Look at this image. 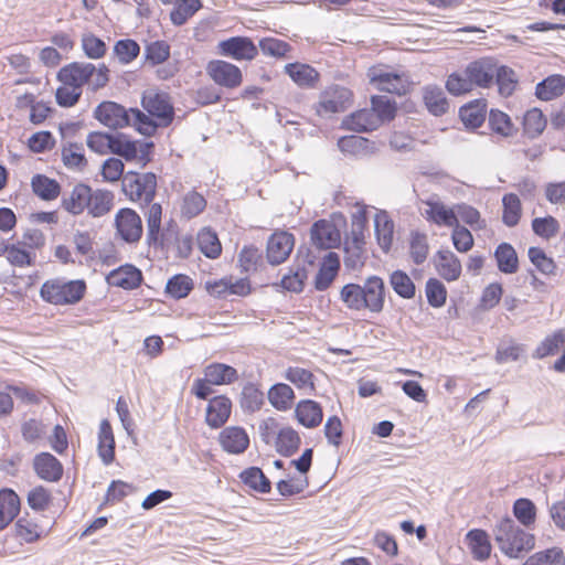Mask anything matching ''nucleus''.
Returning <instances> with one entry per match:
<instances>
[{"instance_id":"f257e3e1","label":"nucleus","mask_w":565,"mask_h":565,"mask_svg":"<svg viewBox=\"0 0 565 565\" xmlns=\"http://www.w3.org/2000/svg\"><path fill=\"white\" fill-rule=\"evenodd\" d=\"M385 282L379 276H370L364 285L349 282L340 290V299L350 310H369L372 313H380L384 309Z\"/></svg>"},{"instance_id":"f03ea898","label":"nucleus","mask_w":565,"mask_h":565,"mask_svg":"<svg viewBox=\"0 0 565 565\" xmlns=\"http://www.w3.org/2000/svg\"><path fill=\"white\" fill-rule=\"evenodd\" d=\"M493 535L501 552L510 558H519L535 546V536L516 525L510 516L495 524Z\"/></svg>"},{"instance_id":"7ed1b4c3","label":"nucleus","mask_w":565,"mask_h":565,"mask_svg":"<svg viewBox=\"0 0 565 565\" xmlns=\"http://www.w3.org/2000/svg\"><path fill=\"white\" fill-rule=\"evenodd\" d=\"M85 292L86 282L83 279H49L40 288L42 300L54 306L76 305L84 298Z\"/></svg>"},{"instance_id":"20e7f679","label":"nucleus","mask_w":565,"mask_h":565,"mask_svg":"<svg viewBox=\"0 0 565 565\" xmlns=\"http://www.w3.org/2000/svg\"><path fill=\"white\" fill-rule=\"evenodd\" d=\"M122 191L131 201L143 199L150 204L157 193V175L153 172L140 174L129 171L124 177Z\"/></svg>"},{"instance_id":"39448f33","label":"nucleus","mask_w":565,"mask_h":565,"mask_svg":"<svg viewBox=\"0 0 565 565\" xmlns=\"http://www.w3.org/2000/svg\"><path fill=\"white\" fill-rule=\"evenodd\" d=\"M141 106L153 118L160 127H168L174 119V108L170 96L162 92H146L141 98Z\"/></svg>"},{"instance_id":"423d86ee","label":"nucleus","mask_w":565,"mask_h":565,"mask_svg":"<svg viewBox=\"0 0 565 565\" xmlns=\"http://www.w3.org/2000/svg\"><path fill=\"white\" fill-rule=\"evenodd\" d=\"M217 54L235 61H252L258 55V47L248 36H231L220 41Z\"/></svg>"},{"instance_id":"0eeeda50","label":"nucleus","mask_w":565,"mask_h":565,"mask_svg":"<svg viewBox=\"0 0 565 565\" xmlns=\"http://www.w3.org/2000/svg\"><path fill=\"white\" fill-rule=\"evenodd\" d=\"M94 117L104 126L117 130L131 125V117L129 109L122 105L105 100L98 104L94 110Z\"/></svg>"},{"instance_id":"6e6552de","label":"nucleus","mask_w":565,"mask_h":565,"mask_svg":"<svg viewBox=\"0 0 565 565\" xmlns=\"http://www.w3.org/2000/svg\"><path fill=\"white\" fill-rule=\"evenodd\" d=\"M115 227L118 236L128 244L140 241L142 236V221L137 212L129 207L120 209L115 216Z\"/></svg>"},{"instance_id":"1a4fd4ad","label":"nucleus","mask_w":565,"mask_h":565,"mask_svg":"<svg viewBox=\"0 0 565 565\" xmlns=\"http://www.w3.org/2000/svg\"><path fill=\"white\" fill-rule=\"evenodd\" d=\"M352 92L341 85L329 87L321 95L318 114H337L347 110L352 105Z\"/></svg>"},{"instance_id":"9d476101","label":"nucleus","mask_w":565,"mask_h":565,"mask_svg":"<svg viewBox=\"0 0 565 565\" xmlns=\"http://www.w3.org/2000/svg\"><path fill=\"white\" fill-rule=\"evenodd\" d=\"M295 236L287 231H275L267 241L266 257L270 265L282 264L292 252Z\"/></svg>"},{"instance_id":"9b49d317","label":"nucleus","mask_w":565,"mask_h":565,"mask_svg":"<svg viewBox=\"0 0 565 565\" xmlns=\"http://www.w3.org/2000/svg\"><path fill=\"white\" fill-rule=\"evenodd\" d=\"M206 73L215 84L226 88H236L243 81L239 67L222 60L209 62Z\"/></svg>"},{"instance_id":"f8f14e48","label":"nucleus","mask_w":565,"mask_h":565,"mask_svg":"<svg viewBox=\"0 0 565 565\" xmlns=\"http://www.w3.org/2000/svg\"><path fill=\"white\" fill-rule=\"evenodd\" d=\"M95 72L96 67L92 63L72 62L58 71L57 79L66 86L82 89L90 82Z\"/></svg>"},{"instance_id":"ddd939ff","label":"nucleus","mask_w":565,"mask_h":565,"mask_svg":"<svg viewBox=\"0 0 565 565\" xmlns=\"http://www.w3.org/2000/svg\"><path fill=\"white\" fill-rule=\"evenodd\" d=\"M497 61L493 57H481L470 62L465 68L472 86L489 88L494 83Z\"/></svg>"},{"instance_id":"4468645a","label":"nucleus","mask_w":565,"mask_h":565,"mask_svg":"<svg viewBox=\"0 0 565 565\" xmlns=\"http://www.w3.org/2000/svg\"><path fill=\"white\" fill-rule=\"evenodd\" d=\"M106 281L109 286L119 287L125 290H134L141 286L143 275L135 265L125 264L113 269L106 276Z\"/></svg>"},{"instance_id":"2eb2a0df","label":"nucleus","mask_w":565,"mask_h":565,"mask_svg":"<svg viewBox=\"0 0 565 565\" xmlns=\"http://www.w3.org/2000/svg\"><path fill=\"white\" fill-rule=\"evenodd\" d=\"M372 83H377L379 90L403 96L409 93L413 82L405 74H397L391 72L373 73L371 76Z\"/></svg>"},{"instance_id":"dca6fc26","label":"nucleus","mask_w":565,"mask_h":565,"mask_svg":"<svg viewBox=\"0 0 565 565\" xmlns=\"http://www.w3.org/2000/svg\"><path fill=\"white\" fill-rule=\"evenodd\" d=\"M310 238L319 249H331L339 246L341 236L339 230L327 220H319L311 226Z\"/></svg>"},{"instance_id":"f3484780","label":"nucleus","mask_w":565,"mask_h":565,"mask_svg":"<svg viewBox=\"0 0 565 565\" xmlns=\"http://www.w3.org/2000/svg\"><path fill=\"white\" fill-rule=\"evenodd\" d=\"M36 476L47 482H57L63 477L62 462L50 452H40L33 458Z\"/></svg>"},{"instance_id":"a211bd4d","label":"nucleus","mask_w":565,"mask_h":565,"mask_svg":"<svg viewBox=\"0 0 565 565\" xmlns=\"http://www.w3.org/2000/svg\"><path fill=\"white\" fill-rule=\"evenodd\" d=\"M218 441L227 454L239 455L249 447V437L239 426L225 427L218 435Z\"/></svg>"},{"instance_id":"6ab92c4d","label":"nucleus","mask_w":565,"mask_h":565,"mask_svg":"<svg viewBox=\"0 0 565 565\" xmlns=\"http://www.w3.org/2000/svg\"><path fill=\"white\" fill-rule=\"evenodd\" d=\"M232 402L225 395L214 396L209 399L205 414V423L211 428H221L230 418Z\"/></svg>"},{"instance_id":"aec40b11","label":"nucleus","mask_w":565,"mask_h":565,"mask_svg":"<svg viewBox=\"0 0 565 565\" xmlns=\"http://www.w3.org/2000/svg\"><path fill=\"white\" fill-rule=\"evenodd\" d=\"M434 265L437 273L447 281H455L461 275L459 258L448 248L439 249L434 256Z\"/></svg>"},{"instance_id":"412c9836","label":"nucleus","mask_w":565,"mask_h":565,"mask_svg":"<svg viewBox=\"0 0 565 565\" xmlns=\"http://www.w3.org/2000/svg\"><path fill=\"white\" fill-rule=\"evenodd\" d=\"M90 189L92 188L86 183H77L68 195L66 193L63 194L61 206L72 215L82 214L85 210H87L90 198Z\"/></svg>"},{"instance_id":"4be33fe9","label":"nucleus","mask_w":565,"mask_h":565,"mask_svg":"<svg viewBox=\"0 0 565 565\" xmlns=\"http://www.w3.org/2000/svg\"><path fill=\"white\" fill-rule=\"evenodd\" d=\"M428 209L423 213L425 218L438 226L452 227L457 225L458 216L455 209L447 207L443 202L434 199L423 201Z\"/></svg>"},{"instance_id":"5701e85b","label":"nucleus","mask_w":565,"mask_h":565,"mask_svg":"<svg viewBox=\"0 0 565 565\" xmlns=\"http://www.w3.org/2000/svg\"><path fill=\"white\" fill-rule=\"evenodd\" d=\"M340 269V257L334 252H329L322 259L315 278V288L319 291L327 290Z\"/></svg>"},{"instance_id":"b1692460","label":"nucleus","mask_w":565,"mask_h":565,"mask_svg":"<svg viewBox=\"0 0 565 565\" xmlns=\"http://www.w3.org/2000/svg\"><path fill=\"white\" fill-rule=\"evenodd\" d=\"M487 116V100L473 99L459 108V117L468 129H477L482 126Z\"/></svg>"},{"instance_id":"393cba45","label":"nucleus","mask_w":565,"mask_h":565,"mask_svg":"<svg viewBox=\"0 0 565 565\" xmlns=\"http://www.w3.org/2000/svg\"><path fill=\"white\" fill-rule=\"evenodd\" d=\"M295 416L299 424L307 428L318 427L323 418L321 405L312 399L300 401L295 408Z\"/></svg>"},{"instance_id":"a878e982","label":"nucleus","mask_w":565,"mask_h":565,"mask_svg":"<svg viewBox=\"0 0 565 565\" xmlns=\"http://www.w3.org/2000/svg\"><path fill=\"white\" fill-rule=\"evenodd\" d=\"M285 72L301 88H315L320 78L312 66L298 62L287 64Z\"/></svg>"},{"instance_id":"bb28decb","label":"nucleus","mask_w":565,"mask_h":565,"mask_svg":"<svg viewBox=\"0 0 565 565\" xmlns=\"http://www.w3.org/2000/svg\"><path fill=\"white\" fill-rule=\"evenodd\" d=\"M20 498L9 488L0 490V531L6 529L20 512Z\"/></svg>"},{"instance_id":"cd10ccee","label":"nucleus","mask_w":565,"mask_h":565,"mask_svg":"<svg viewBox=\"0 0 565 565\" xmlns=\"http://www.w3.org/2000/svg\"><path fill=\"white\" fill-rule=\"evenodd\" d=\"M423 100L427 110L436 117L448 113L449 102L441 87L427 85L423 88Z\"/></svg>"},{"instance_id":"c85d7f7f","label":"nucleus","mask_w":565,"mask_h":565,"mask_svg":"<svg viewBox=\"0 0 565 565\" xmlns=\"http://www.w3.org/2000/svg\"><path fill=\"white\" fill-rule=\"evenodd\" d=\"M115 437L108 419H103L98 431V456L104 465L108 466L115 460Z\"/></svg>"},{"instance_id":"c756f323","label":"nucleus","mask_w":565,"mask_h":565,"mask_svg":"<svg viewBox=\"0 0 565 565\" xmlns=\"http://www.w3.org/2000/svg\"><path fill=\"white\" fill-rule=\"evenodd\" d=\"M206 381L214 385H228L238 380V372L232 365L213 362L203 370Z\"/></svg>"},{"instance_id":"7c9ffc66","label":"nucleus","mask_w":565,"mask_h":565,"mask_svg":"<svg viewBox=\"0 0 565 565\" xmlns=\"http://www.w3.org/2000/svg\"><path fill=\"white\" fill-rule=\"evenodd\" d=\"M342 125L348 130L366 132L376 129L379 120L371 109H361L347 116Z\"/></svg>"},{"instance_id":"2f4dec72","label":"nucleus","mask_w":565,"mask_h":565,"mask_svg":"<svg viewBox=\"0 0 565 565\" xmlns=\"http://www.w3.org/2000/svg\"><path fill=\"white\" fill-rule=\"evenodd\" d=\"M109 152L124 158L126 161H132L138 157V142L128 138L122 132L110 134Z\"/></svg>"},{"instance_id":"473e14b6","label":"nucleus","mask_w":565,"mask_h":565,"mask_svg":"<svg viewBox=\"0 0 565 565\" xmlns=\"http://www.w3.org/2000/svg\"><path fill=\"white\" fill-rule=\"evenodd\" d=\"M565 92V76L561 74L550 75L539 82L535 87V96L544 102L559 97Z\"/></svg>"},{"instance_id":"72a5a7b5","label":"nucleus","mask_w":565,"mask_h":565,"mask_svg":"<svg viewBox=\"0 0 565 565\" xmlns=\"http://www.w3.org/2000/svg\"><path fill=\"white\" fill-rule=\"evenodd\" d=\"M114 193L105 189H90L87 212L92 217H102L109 213L114 206Z\"/></svg>"},{"instance_id":"f704fd0d","label":"nucleus","mask_w":565,"mask_h":565,"mask_svg":"<svg viewBox=\"0 0 565 565\" xmlns=\"http://www.w3.org/2000/svg\"><path fill=\"white\" fill-rule=\"evenodd\" d=\"M466 540L475 559L484 561L490 556L492 546L484 530L472 529L468 531Z\"/></svg>"},{"instance_id":"c9c22d12","label":"nucleus","mask_w":565,"mask_h":565,"mask_svg":"<svg viewBox=\"0 0 565 565\" xmlns=\"http://www.w3.org/2000/svg\"><path fill=\"white\" fill-rule=\"evenodd\" d=\"M301 438L292 427H284L277 431L276 451L282 457H291L300 447Z\"/></svg>"},{"instance_id":"e433bc0d","label":"nucleus","mask_w":565,"mask_h":565,"mask_svg":"<svg viewBox=\"0 0 565 565\" xmlns=\"http://www.w3.org/2000/svg\"><path fill=\"white\" fill-rule=\"evenodd\" d=\"M498 269L503 274H514L519 269V257L510 243H501L494 250Z\"/></svg>"},{"instance_id":"4c0bfd02","label":"nucleus","mask_w":565,"mask_h":565,"mask_svg":"<svg viewBox=\"0 0 565 565\" xmlns=\"http://www.w3.org/2000/svg\"><path fill=\"white\" fill-rule=\"evenodd\" d=\"M238 477L245 486L258 493L266 494L271 491V482L259 467H248Z\"/></svg>"},{"instance_id":"58836bf2","label":"nucleus","mask_w":565,"mask_h":565,"mask_svg":"<svg viewBox=\"0 0 565 565\" xmlns=\"http://www.w3.org/2000/svg\"><path fill=\"white\" fill-rule=\"evenodd\" d=\"M202 8L201 0H177L170 12V21L175 26L184 25Z\"/></svg>"},{"instance_id":"ea45409f","label":"nucleus","mask_w":565,"mask_h":565,"mask_svg":"<svg viewBox=\"0 0 565 565\" xmlns=\"http://www.w3.org/2000/svg\"><path fill=\"white\" fill-rule=\"evenodd\" d=\"M374 230L379 245L387 253L393 243L394 222L386 212H381L375 215Z\"/></svg>"},{"instance_id":"a19ab883","label":"nucleus","mask_w":565,"mask_h":565,"mask_svg":"<svg viewBox=\"0 0 565 565\" xmlns=\"http://www.w3.org/2000/svg\"><path fill=\"white\" fill-rule=\"evenodd\" d=\"M33 192L44 201L55 200L61 193V184L44 174H35L31 180Z\"/></svg>"},{"instance_id":"79ce46f5","label":"nucleus","mask_w":565,"mask_h":565,"mask_svg":"<svg viewBox=\"0 0 565 565\" xmlns=\"http://www.w3.org/2000/svg\"><path fill=\"white\" fill-rule=\"evenodd\" d=\"M193 288L194 282L191 277L185 274H175L168 279L164 292L168 297L180 300L188 297Z\"/></svg>"},{"instance_id":"37998d69","label":"nucleus","mask_w":565,"mask_h":565,"mask_svg":"<svg viewBox=\"0 0 565 565\" xmlns=\"http://www.w3.org/2000/svg\"><path fill=\"white\" fill-rule=\"evenodd\" d=\"M294 399V390L288 384L276 383L268 391V401L278 411L289 409Z\"/></svg>"},{"instance_id":"c03bdc74","label":"nucleus","mask_w":565,"mask_h":565,"mask_svg":"<svg viewBox=\"0 0 565 565\" xmlns=\"http://www.w3.org/2000/svg\"><path fill=\"white\" fill-rule=\"evenodd\" d=\"M62 161L68 169L84 170L87 159L84 154L83 143L68 142L62 148Z\"/></svg>"},{"instance_id":"a18cd8bd","label":"nucleus","mask_w":565,"mask_h":565,"mask_svg":"<svg viewBox=\"0 0 565 565\" xmlns=\"http://www.w3.org/2000/svg\"><path fill=\"white\" fill-rule=\"evenodd\" d=\"M522 565H565V553L561 547L553 546L534 553Z\"/></svg>"},{"instance_id":"49530a36","label":"nucleus","mask_w":565,"mask_h":565,"mask_svg":"<svg viewBox=\"0 0 565 565\" xmlns=\"http://www.w3.org/2000/svg\"><path fill=\"white\" fill-rule=\"evenodd\" d=\"M390 285L396 295L403 299H412L415 297L416 286L404 270H394L390 275Z\"/></svg>"},{"instance_id":"de8ad7c7","label":"nucleus","mask_w":565,"mask_h":565,"mask_svg":"<svg viewBox=\"0 0 565 565\" xmlns=\"http://www.w3.org/2000/svg\"><path fill=\"white\" fill-rule=\"evenodd\" d=\"M371 110L380 122L390 121L395 118L397 107L396 103L384 95H374L371 97Z\"/></svg>"},{"instance_id":"09e8293b","label":"nucleus","mask_w":565,"mask_h":565,"mask_svg":"<svg viewBox=\"0 0 565 565\" xmlns=\"http://www.w3.org/2000/svg\"><path fill=\"white\" fill-rule=\"evenodd\" d=\"M502 222L509 227H514L520 222L522 215V205L519 196L515 193H507L502 198Z\"/></svg>"},{"instance_id":"8fccbe9b","label":"nucleus","mask_w":565,"mask_h":565,"mask_svg":"<svg viewBox=\"0 0 565 565\" xmlns=\"http://www.w3.org/2000/svg\"><path fill=\"white\" fill-rule=\"evenodd\" d=\"M512 512L514 518L524 526L530 527L536 520V507L527 498H520L513 502Z\"/></svg>"},{"instance_id":"3c124183","label":"nucleus","mask_w":565,"mask_h":565,"mask_svg":"<svg viewBox=\"0 0 565 565\" xmlns=\"http://www.w3.org/2000/svg\"><path fill=\"white\" fill-rule=\"evenodd\" d=\"M494 82L498 85L499 93L502 96H511L518 85L515 72L507 65H498L494 73Z\"/></svg>"},{"instance_id":"603ef678","label":"nucleus","mask_w":565,"mask_h":565,"mask_svg":"<svg viewBox=\"0 0 565 565\" xmlns=\"http://www.w3.org/2000/svg\"><path fill=\"white\" fill-rule=\"evenodd\" d=\"M547 120L539 108L530 109L523 117L524 134L529 138L539 137L545 129Z\"/></svg>"},{"instance_id":"864d4df0","label":"nucleus","mask_w":565,"mask_h":565,"mask_svg":"<svg viewBox=\"0 0 565 565\" xmlns=\"http://www.w3.org/2000/svg\"><path fill=\"white\" fill-rule=\"evenodd\" d=\"M7 254L8 262L15 267L31 266L34 264L35 255L18 247L15 244L4 243L0 249V256Z\"/></svg>"},{"instance_id":"5fc2aeb1","label":"nucleus","mask_w":565,"mask_h":565,"mask_svg":"<svg viewBox=\"0 0 565 565\" xmlns=\"http://www.w3.org/2000/svg\"><path fill=\"white\" fill-rule=\"evenodd\" d=\"M198 245L201 253L211 259L217 258L222 253L220 239L211 230H203L198 234Z\"/></svg>"},{"instance_id":"6e6d98bb","label":"nucleus","mask_w":565,"mask_h":565,"mask_svg":"<svg viewBox=\"0 0 565 565\" xmlns=\"http://www.w3.org/2000/svg\"><path fill=\"white\" fill-rule=\"evenodd\" d=\"M264 404V393L253 383L244 385L241 393V407L244 412L254 413Z\"/></svg>"},{"instance_id":"4d7b16f0","label":"nucleus","mask_w":565,"mask_h":565,"mask_svg":"<svg viewBox=\"0 0 565 565\" xmlns=\"http://www.w3.org/2000/svg\"><path fill=\"white\" fill-rule=\"evenodd\" d=\"M132 126L135 129L146 136L151 137L156 134L159 122L153 119L149 114H145L139 108H129Z\"/></svg>"},{"instance_id":"13d9d810","label":"nucleus","mask_w":565,"mask_h":565,"mask_svg":"<svg viewBox=\"0 0 565 565\" xmlns=\"http://www.w3.org/2000/svg\"><path fill=\"white\" fill-rule=\"evenodd\" d=\"M527 256L540 273L548 276L556 274V263L541 247L531 246L527 250Z\"/></svg>"},{"instance_id":"bf43d9fd","label":"nucleus","mask_w":565,"mask_h":565,"mask_svg":"<svg viewBox=\"0 0 565 565\" xmlns=\"http://www.w3.org/2000/svg\"><path fill=\"white\" fill-rule=\"evenodd\" d=\"M429 245L427 235L420 232H412L409 241V255L414 264L422 265L428 256Z\"/></svg>"},{"instance_id":"052dcab7","label":"nucleus","mask_w":565,"mask_h":565,"mask_svg":"<svg viewBox=\"0 0 565 565\" xmlns=\"http://www.w3.org/2000/svg\"><path fill=\"white\" fill-rule=\"evenodd\" d=\"M170 57V45L163 40L150 42L145 47V58L152 66L164 63Z\"/></svg>"},{"instance_id":"680f3d73","label":"nucleus","mask_w":565,"mask_h":565,"mask_svg":"<svg viewBox=\"0 0 565 565\" xmlns=\"http://www.w3.org/2000/svg\"><path fill=\"white\" fill-rule=\"evenodd\" d=\"M531 226L535 235L547 241L554 237L561 228L558 221L552 215L533 218Z\"/></svg>"},{"instance_id":"e2e57ef3","label":"nucleus","mask_w":565,"mask_h":565,"mask_svg":"<svg viewBox=\"0 0 565 565\" xmlns=\"http://www.w3.org/2000/svg\"><path fill=\"white\" fill-rule=\"evenodd\" d=\"M427 302L434 308H440L446 303L447 289L437 278H429L425 286Z\"/></svg>"},{"instance_id":"0e129e2a","label":"nucleus","mask_w":565,"mask_h":565,"mask_svg":"<svg viewBox=\"0 0 565 565\" xmlns=\"http://www.w3.org/2000/svg\"><path fill=\"white\" fill-rule=\"evenodd\" d=\"M258 51L260 50L265 55L282 58L287 56V53L291 50V45L280 39L276 38H264L259 41Z\"/></svg>"},{"instance_id":"69168bd1","label":"nucleus","mask_w":565,"mask_h":565,"mask_svg":"<svg viewBox=\"0 0 565 565\" xmlns=\"http://www.w3.org/2000/svg\"><path fill=\"white\" fill-rule=\"evenodd\" d=\"M114 53L121 64H129L140 53V45L131 39L118 40L114 45Z\"/></svg>"},{"instance_id":"338daca9","label":"nucleus","mask_w":565,"mask_h":565,"mask_svg":"<svg viewBox=\"0 0 565 565\" xmlns=\"http://www.w3.org/2000/svg\"><path fill=\"white\" fill-rule=\"evenodd\" d=\"M82 49L85 55L92 60L102 58L107 52L104 40L93 33H84L82 35Z\"/></svg>"},{"instance_id":"774afa93","label":"nucleus","mask_w":565,"mask_h":565,"mask_svg":"<svg viewBox=\"0 0 565 565\" xmlns=\"http://www.w3.org/2000/svg\"><path fill=\"white\" fill-rule=\"evenodd\" d=\"M205 206L206 200L204 196L196 191H190L183 198L181 212L186 218H192L202 213Z\"/></svg>"}]
</instances>
